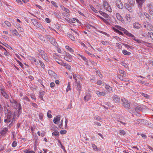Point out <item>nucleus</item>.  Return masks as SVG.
<instances>
[{"label":"nucleus","instance_id":"obj_1","mask_svg":"<svg viewBox=\"0 0 153 153\" xmlns=\"http://www.w3.org/2000/svg\"><path fill=\"white\" fill-rule=\"evenodd\" d=\"M7 118L9 120H13L16 117V115L15 113H13L10 111L7 110Z\"/></svg>","mask_w":153,"mask_h":153},{"label":"nucleus","instance_id":"obj_2","mask_svg":"<svg viewBox=\"0 0 153 153\" xmlns=\"http://www.w3.org/2000/svg\"><path fill=\"white\" fill-rule=\"evenodd\" d=\"M136 2L137 4V6L139 8L141 9L144 3L146 0H136Z\"/></svg>","mask_w":153,"mask_h":153},{"label":"nucleus","instance_id":"obj_3","mask_svg":"<svg viewBox=\"0 0 153 153\" xmlns=\"http://www.w3.org/2000/svg\"><path fill=\"white\" fill-rule=\"evenodd\" d=\"M39 53L46 61H48L47 56L44 51L41 50L39 52Z\"/></svg>","mask_w":153,"mask_h":153},{"label":"nucleus","instance_id":"obj_4","mask_svg":"<svg viewBox=\"0 0 153 153\" xmlns=\"http://www.w3.org/2000/svg\"><path fill=\"white\" fill-rule=\"evenodd\" d=\"M121 100L123 102V103L122 104L123 105L125 108H129L130 107V104L128 102V101L124 99H122Z\"/></svg>","mask_w":153,"mask_h":153},{"label":"nucleus","instance_id":"obj_5","mask_svg":"<svg viewBox=\"0 0 153 153\" xmlns=\"http://www.w3.org/2000/svg\"><path fill=\"white\" fill-rule=\"evenodd\" d=\"M117 6L120 9H122L123 7V5L120 0H116L115 1Z\"/></svg>","mask_w":153,"mask_h":153},{"label":"nucleus","instance_id":"obj_6","mask_svg":"<svg viewBox=\"0 0 153 153\" xmlns=\"http://www.w3.org/2000/svg\"><path fill=\"white\" fill-rule=\"evenodd\" d=\"M76 86V89L78 91V94L79 95L80 93V91L82 89L81 84L80 82H77Z\"/></svg>","mask_w":153,"mask_h":153},{"label":"nucleus","instance_id":"obj_7","mask_svg":"<svg viewBox=\"0 0 153 153\" xmlns=\"http://www.w3.org/2000/svg\"><path fill=\"white\" fill-rule=\"evenodd\" d=\"M113 100L115 103H118L120 101V99L119 97L115 95H114L112 97Z\"/></svg>","mask_w":153,"mask_h":153},{"label":"nucleus","instance_id":"obj_8","mask_svg":"<svg viewBox=\"0 0 153 153\" xmlns=\"http://www.w3.org/2000/svg\"><path fill=\"white\" fill-rule=\"evenodd\" d=\"M125 7L126 9L129 11L130 12H132L133 11L131 9V7L127 3L125 4Z\"/></svg>","mask_w":153,"mask_h":153},{"label":"nucleus","instance_id":"obj_9","mask_svg":"<svg viewBox=\"0 0 153 153\" xmlns=\"http://www.w3.org/2000/svg\"><path fill=\"white\" fill-rule=\"evenodd\" d=\"M96 94L98 97L104 96L105 95V93L103 92H100L99 91H97L96 92Z\"/></svg>","mask_w":153,"mask_h":153},{"label":"nucleus","instance_id":"obj_10","mask_svg":"<svg viewBox=\"0 0 153 153\" xmlns=\"http://www.w3.org/2000/svg\"><path fill=\"white\" fill-rule=\"evenodd\" d=\"M60 120V115H59L55 117L53 119V122L55 124H57V122L59 121Z\"/></svg>","mask_w":153,"mask_h":153},{"label":"nucleus","instance_id":"obj_11","mask_svg":"<svg viewBox=\"0 0 153 153\" xmlns=\"http://www.w3.org/2000/svg\"><path fill=\"white\" fill-rule=\"evenodd\" d=\"M1 93L3 96L6 99L8 98V96L3 90L1 89Z\"/></svg>","mask_w":153,"mask_h":153},{"label":"nucleus","instance_id":"obj_12","mask_svg":"<svg viewBox=\"0 0 153 153\" xmlns=\"http://www.w3.org/2000/svg\"><path fill=\"white\" fill-rule=\"evenodd\" d=\"M143 24L144 25V27L145 28H147L148 29V27L150 25V24L147 21H145L143 22Z\"/></svg>","mask_w":153,"mask_h":153},{"label":"nucleus","instance_id":"obj_13","mask_svg":"<svg viewBox=\"0 0 153 153\" xmlns=\"http://www.w3.org/2000/svg\"><path fill=\"white\" fill-rule=\"evenodd\" d=\"M91 98V96L90 94L88 93L84 97V99L86 101H88Z\"/></svg>","mask_w":153,"mask_h":153},{"label":"nucleus","instance_id":"obj_14","mask_svg":"<svg viewBox=\"0 0 153 153\" xmlns=\"http://www.w3.org/2000/svg\"><path fill=\"white\" fill-rule=\"evenodd\" d=\"M123 53L125 55L129 56L130 55L131 53L127 51L126 50H123L122 51Z\"/></svg>","mask_w":153,"mask_h":153},{"label":"nucleus","instance_id":"obj_15","mask_svg":"<svg viewBox=\"0 0 153 153\" xmlns=\"http://www.w3.org/2000/svg\"><path fill=\"white\" fill-rule=\"evenodd\" d=\"M62 65L65 67L67 69H68L69 70H70L71 69V66L68 64H66L65 63H62Z\"/></svg>","mask_w":153,"mask_h":153},{"label":"nucleus","instance_id":"obj_16","mask_svg":"<svg viewBox=\"0 0 153 153\" xmlns=\"http://www.w3.org/2000/svg\"><path fill=\"white\" fill-rule=\"evenodd\" d=\"M149 12L151 15H153V7L152 6L149 7Z\"/></svg>","mask_w":153,"mask_h":153},{"label":"nucleus","instance_id":"obj_17","mask_svg":"<svg viewBox=\"0 0 153 153\" xmlns=\"http://www.w3.org/2000/svg\"><path fill=\"white\" fill-rule=\"evenodd\" d=\"M134 26L135 28L139 29L140 27V25L137 22H135L134 24Z\"/></svg>","mask_w":153,"mask_h":153},{"label":"nucleus","instance_id":"obj_18","mask_svg":"<svg viewBox=\"0 0 153 153\" xmlns=\"http://www.w3.org/2000/svg\"><path fill=\"white\" fill-rule=\"evenodd\" d=\"M142 108L139 106H137L135 107V110L137 112L142 110Z\"/></svg>","mask_w":153,"mask_h":153},{"label":"nucleus","instance_id":"obj_19","mask_svg":"<svg viewBox=\"0 0 153 153\" xmlns=\"http://www.w3.org/2000/svg\"><path fill=\"white\" fill-rule=\"evenodd\" d=\"M124 33L127 35L128 36L131 37V36H132V34L131 33H129L128 31L126 29L124 31Z\"/></svg>","mask_w":153,"mask_h":153},{"label":"nucleus","instance_id":"obj_20","mask_svg":"<svg viewBox=\"0 0 153 153\" xmlns=\"http://www.w3.org/2000/svg\"><path fill=\"white\" fill-rule=\"evenodd\" d=\"M105 88L109 92H110V91H112V88L108 85H106Z\"/></svg>","mask_w":153,"mask_h":153},{"label":"nucleus","instance_id":"obj_21","mask_svg":"<svg viewBox=\"0 0 153 153\" xmlns=\"http://www.w3.org/2000/svg\"><path fill=\"white\" fill-rule=\"evenodd\" d=\"M68 36L70 39L73 41L75 40V38L74 36L71 34H68Z\"/></svg>","mask_w":153,"mask_h":153},{"label":"nucleus","instance_id":"obj_22","mask_svg":"<svg viewBox=\"0 0 153 153\" xmlns=\"http://www.w3.org/2000/svg\"><path fill=\"white\" fill-rule=\"evenodd\" d=\"M52 135H54L55 136H57L59 135V133L58 131H55L52 133Z\"/></svg>","mask_w":153,"mask_h":153},{"label":"nucleus","instance_id":"obj_23","mask_svg":"<svg viewBox=\"0 0 153 153\" xmlns=\"http://www.w3.org/2000/svg\"><path fill=\"white\" fill-rule=\"evenodd\" d=\"M129 2L131 5L133 6L135 4V0H129Z\"/></svg>","mask_w":153,"mask_h":153},{"label":"nucleus","instance_id":"obj_24","mask_svg":"<svg viewBox=\"0 0 153 153\" xmlns=\"http://www.w3.org/2000/svg\"><path fill=\"white\" fill-rule=\"evenodd\" d=\"M51 113V111H48L47 113L48 117L50 118H51L52 117V115L50 114Z\"/></svg>","mask_w":153,"mask_h":153},{"label":"nucleus","instance_id":"obj_25","mask_svg":"<svg viewBox=\"0 0 153 153\" xmlns=\"http://www.w3.org/2000/svg\"><path fill=\"white\" fill-rule=\"evenodd\" d=\"M39 93L40 95L39 97L40 98L41 100H42L43 99L42 95L44 94V92L43 91H42V92H40Z\"/></svg>","mask_w":153,"mask_h":153},{"label":"nucleus","instance_id":"obj_26","mask_svg":"<svg viewBox=\"0 0 153 153\" xmlns=\"http://www.w3.org/2000/svg\"><path fill=\"white\" fill-rule=\"evenodd\" d=\"M131 37H132V39L133 40H134L135 41H137V42L138 43H139V42L140 43H141L140 41V40L139 39H135V36L134 35H132V36H131Z\"/></svg>","mask_w":153,"mask_h":153},{"label":"nucleus","instance_id":"obj_27","mask_svg":"<svg viewBox=\"0 0 153 153\" xmlns=\"http://www.w3.org/2000/svg\"><path fill=\"white\" fill-rule=\"evenodd\" d=\"M137 121L139 122V123L144 122V123L146 122V120H141L140 119H138L137 120Z\"/></svg>","mask_w":153,"mask_h":153},{"label":"nucleus","instance_id":"obj_28","mask_svg":"<svg viewBox=\"0 0 153 153\" xmlns=\"http://www.w3.org/2000/svg\"><path fill=\"white\" fill-rule=\"evenodd\" d=\"M39 62L40 64V65L41 66V67L43 68H44L45 67V65L44 64V63H43L42 61H40V60H39Z\"/></svg>","mask_w":153,"mask_h":153},{"label":"nucleus","instance_id":"obj_29","mask_svg":"<svg viewBox=\"0 0 153 153\" xmlns=\"http://www.w3.org/2000/svg\"><path fill=\"white\" fill-rule=\"evenodd\" d=\"M62 8L63 10L65 11L68 13H69V10L68 9L66 8L63 6L62 7Z\"/></svg>","mask_w":153,"mask_h":153},{"label":"nucleus","instance_id":"obj_30","mask_svg":"<svg viewBox=\"0 0 153 153\" xmlns=\"http://www.w3.org/2000/svg\"><path fill=\"white\" fill-rule=\"evenodd\" d=\"M48 73L50 75H53V74H55V73L51 70H49L48 71Z\"/></svg>","mask_w":153,"mask_h":153},{"label":"nucleus","instance_id":"obj_31","mask_svg":"<svg viewBox=\"0 0 153 153\" xmlns=\"http://www.w3.org/2000/svg\"><path fill=\"white\" fill-rule=\"evenodd\" d=\"M105 9L110 12H111L112 11V10L110 6L108 7Z\"/></svg>","mask_w":153,"mask_h":153},{"label":"nucleus","instance_id":"obj_32","mask_svg":"<svg viewBox=\"0 0 153 153\" xmlns=\"http://www.w3.org/2000/svg\"><path fill=\"white\" fill-rule=\"evenodd\" d=\"M116 16L117 18V19L119 20L121 19V18L120 14L117 13L116 14Z\"/></svg>","mask_w":153,"mask_h":153},{"label":"nucleus","instance_id":"obj_33","mask_svg":"<svg viewBox=\"0 0 153 153\" xmlns=\"http://www.w3.org/2000/svg\"><path fill=\"white\" fill-rule=\"evenodd\" d=\"M120 132L121 135H125L126 134V132L123 130H120Z\"/></svg>","mask_w":153,"mask_h":153},{"label":"nucleus","instance_id":"obj_34","mask_svg":"<svg viewBox=\"0 0 153 153\" xmlns=\"http://www.w3.org/2000/svg\"><path fill=\"white\" fill-rule=\"evenodd\" d=\"M123 45L124 46H125V47H126L128 49H129V48H131V49L132 48H133L132 47V46H129V45L127 44H123Z\"/></svg>","mask_w":153,"mask_h":153},{"label":"nucleus","instance_id":"obj_35","mask_svg":"<svg viewBox=\"0 0 153 153\" xmlns=\"http://www.w3.org/2000/svg\"><path fill=\"white\" fill-rule=\"evenodd\" d=\"M90 7H91V9L93 10L94 12L95 13H97V10L94 8V7H93L92 6H91L90 5Z\"/></svg>","mask_w":153,"mask_h":153},{"label":"nucleus","instance_id":"obj_36","mask_svg":"<svg viewBox=\"0 0 153 153\" xmlns=\"http://www.w3.org/2000/svg\"><path fill=\"white\" fill-rule=\"evenodd\" d=\"M148 36H149L151 39L153 40V33H148Z\"/></svg>","mask_w":153,"mask_h":153},{"label":"nucleus","instance_id":"obj_37","mask_svg":"<svg viewBox=\"0 0 153 153\" xmlns=\"http://www.w3.org/2000/svg\"><path fill=\"white\" fill-rule=\"evenodd\" d=\"M4 23L7 26L10 27L11 26V24L8 21H6L4 22Z\"/></svg>","mask_w":153,"mask_h":153},{"label":"nucleus","instance_id":"obj_38","mask_svg":"<svg viewBox=\"0 0 153 153\" xmlns=\"http://www.w3.org/2000/svg\"><path fill=\"white\" fill-rule=\"evenodd\" d=\"M24 152H25V153H32V152L34 153L35 152H34L33 151H30L29 150H25Z\"/></svg>","mask_w":153,"mask_h":153},{"label":"nucleus","instance_id":"obj_39","mask_svg":"<svg viewBox=\"0 0 153 153\" xmlns=\"http://www.w3.org/2000/svg\"><path fill=\"white\" fill-rule=\"evenodd\" d=\"M12 33L15 34L16 35H18L19 34L18 32L16 30H13L12 31Z\"/></svg>","mask_w":153,"mask_h":153},{"label":"nucleus","instance_id":"obj_40","mask_svg":"<svg viewBox=\"0 0 153 153\" xmlns=\"http://www.w3.org/2000/svg\"><path fill=\"white\" fill-rule=\"evenodd\" d=\"M66 132L67 131L65 130H61L60 131V133L61 134H64L66 133Z\"/></svg>","mask_w":153,"mask_h":153},{"label":"nucleus","instance_id":"obj_41","mask_svg":"<svg viewBox=\"0 0 153 153\" xmlns=\"http://www.w3.org/2000/svg\"><path fill=\"white\" fill-rule=\"evenodd\" d=\"M92 147L93 149L95 150H98V149L97 146L94 144H92Z\"/></svg>","mask_w":153,"mask_h":153},{"label":"nucleus","instance_id":"obj_42","mask_svg":"<svg viewBox=\"0 0 153 153\" xmlns=\"http://www.w3.org/2000/svg\"><path fill=\"white\" fill-rule=\"evenodd\" d=\"M142 94L143 96L145 97L149 98V96L148 95L146 94L142 93Z\"/></svg>","mask_w":153,"mask_h":153},{"label":"nucleus","instance_id":"obj_43","mask_svg":"<svg viewBox=\"0 0 153 153\" xmlns=\"http://www.w3.org/2000/svg\"><path fill=\"white\" fill-rule=\"evenodd\" d=\"M83 59V60L85 61V62H87V59H86V58L84 56L80 55V56Z\"/></svg>","mask_w":153,"mask_h":153},{"label":"nucleus","instance_id":"obj_44","mask_svg":"<svg viewBox=\"0 0 153 153\" xmlns=\"http://www.w3.org/2000/svg\"><path fill=\"white\" fill-rule=\"evenodd\" d=\"M17 145V143L16 141H14L12 143V146L13 147H15Z\"/></svg>","mask_w":153,"mask_h":153},{"label":"nucleus","instance_id":"obj_45","mask_svg":"<svg viewBox=\"0 0 153 153\" xmlns=\"http://www.w3.org/2000/svg\"><path fill=\"white\" fill-rule=\"evenodd\" d=\"M123 76L120 74H119L118 75V77L119 79L121 80H123Z\"/></svg>","mask_w":153,"mask_h":153},{"label":"nucleus","instance_id":"obj_46","mask_svg":"<svg viewBox=\"0 0 153 153\" xmlns=\"http://www.w3.org/2000/svg\"><path fill=\"white\" fill-rule=\"evenodd\" d=\"M121 65L126 68L128 66L127 64L124 62H122Z\"/></svg>","mask_w":153,"mask_h":153},{"label":"nucleus","instance_id":"obj_47","mask_svg":"<svg viewBox=\"0 0 153 153\" xmlns=\"http://www.w3.org/2000/svg\"><path fill=\"white\" fill-rule=\"evenodd\" d=\"M68 89L69 90H71V88L69 82H68V87H67V88L66 89L67 91H68Z\"/></svg>","mask_w":153,"mask_h":153},{"label":"nucleus","instance_id":"obj_48","mask_svg":"<svg viewBox=\"0 0 153 153\" xmlns=\"http://www.w3.org/2000/svg\"><path fill=\"white\" fill-rule=\"evenodd\" d=\"M64 59L69 62H70L71 61V59L70 58L68 59L67 57H65Z\"/></svg>","mask_w":153,"mask_h":153},{"label":"nucleus","instance_id":"obj_49","mask_svg":"<svg viewBox=\"0 0 153 153\" xmlns=\"http://www.w3.org/2000/svg\"><path fill=\"white\" fill-rule=\"evenodd\" d=\"M95 119L97 120H100L101 119V118L99 116L95 117Z\"/></svg>","mask_w":153,"mask_h":153},{"label":"nucleus","instance_id":"obj_50","mask_svg":"<svg viewBox=\"0 0 153 153\" xmlns=\"http://www.w3.org/2000/svg\"><path fill=\"white\" fill-rule=\"evenodd\" d=\"M97 84L101 85L102 84V82L101 80H99L97 82Z\"/></svg>","mask_w":153,"mask_h":153},{"label":"nucleus","instance_id":"obj_51","mask_svg":"<svg viewBox=\"0 0 153 153\" xmlns=\"http://www.w3.org/2000/svg\"><path fill=\"white\" fill-rule=\"evenodd\" d=\"M102 20L105 23H106L107 24H109V23L105 19H104L103 18H101Z\"/></svg>","mask_w":153,"mask_h":153},{"label":"nucleus","instance_id":"obj_52","mask_svg":"<svg viewBox=\"0 0 153 153\" xmlns=\"http://www.w3.org/2000/svg\"><path fill=\"white\" fill-rule=\"evenodd\" d=\"M45 21L48 23H49L51 22L50 20L48 18H46L45 19Z\"/></svg>","mask_w":153,"mask_h":153},{"label":"nucleus","instance_id":"obj_53","mask_svg":"<svg viewBox=\"0 0 153 153\" xmlns=\"http://www.w3.org/2000/svg\"><path fill=\"white\" fill-rule=\"evenodd\" d=\"M116 45L118 47V48H121V47H122L121 45L119 43H117L116 44Z\"/></svg>","mask_w":153,"mask_h":153},{"label":"nucleus","instance_id":"obj_54","mask_svg":"<svg viewBox=\"0 0 153 153\" xmlns=\"http://www.w3.org/2000/svg\"><path fill=\"white\" fill-rule=\"evenodd\" d=\"M55 84L54 82H52L50 83V86L51 88H53L54 87Z\"/></svg>","mask_w":153,"mask_h":153},{"label":"nucleus","instance_id":"obj_55","mask_svg":"<svg viewBox=\"0 0 153 153\" xmlns=\"http://www.w3.org/2000/svg\"><path fill=\"white\" fill-rule=\"evenodd\" d=\"M103 16L107 18H108L109 16L108 15L105 13H103Z\"/></svg>","mask_w":153,"mask_h":153},{"label":"nucleus","instance_id":"obj_56","mask_svg":"<svg viewBox=\"0 0 153 153\" xmlns=\"http://www.w3.org/2000/svg\"><path fill=\"white\" fill-rule=\"evenodd\" d=\"M125 72V71L123 70H119V72L121 74H123Z\"/></svg>","mask_w":153,"mask_h":153},{"label":"nucleus","instance_id":"obj_57","mask_svg":"<svg viewBox=\"0 0 153 153\" xmlns=\"http://www.w3.org/2000/svg\"><path fill=\"white\" fill-rule=\"evenodd\" d=\"M113 29L117 33L119 31V30L117 29H116L114 27H113Z\"/></svg>","mask_w":153,"mask_h":153},{"label":"nucleus","instance_id":"obj_58","mask_svg":"<svg viewBox=\"0 0 153 153\" xmlns=\"http://www.w3.org/2000/svg\"><path fill=\"white\" fill-rule=\"evenodd\" d=\"M51 3L53 5H54V6H56V7H57L56 6V3L54 1H51Z\"/></svg>","mask_w":153,"mask_h":153},{"label":"nucleus","instance_id":"obj_59","mask_svg":"<svg viewBox=\"0 0 153 153\" xmlns=\"http://www.w3.org/2000/svg\"><path fill=\"white\" fill-rule=\"evenodd\" d=\"M138 82L140 83H142V84H145V81H141V80H139L138 81Z\"/></svg>","mask_w":153,"mask_h":153},{"label":"nucleus","instance_id":"obj_60","mask_svg":"<svg viewBox=\"0 0 153 153\" xmlns=\"http://www.w3.org/2000/svg\"><path fill=\"white\" fill-rule=\"evenodd\" d=\"M46 37H47L48 39L50 40L52 38L50 36H48V35H46Z\"/></svg>","mask_w":153,"mask_h":153},{"label":"nucleus","instance_id":"obj_61","mask_svg":"<svg viewBox=\"0 0 153 153\" xmlns=\"http://www.w3.org/2000/svg\"><path fill=\"white\" fill-rule=\"evenodd\" d=\"M4 122L9 123L10 122V120H9V119H8L7 118V119L4 120Z\"/></svg>","mask_w":153,"mask_h":153},{"label":"nucleus","instance_id":"obj_62","mask_svg":"<svg viewBox=\"0 0 153 153\" xmlns=\"http://www.w3.org/2000/svg\"><path fill=\"white\" fill-rule=\"evenodd\" d=\"M18 63H19V65L21 67H23V65L20 62L18 61Z\"/></svg>","mask_w":153,"mask_h":153},{"label":"nucleus","instance_id":"obj_63","mask_svg":"<svg viewBox=\"0 0 153 153\" xmlns=\"http://www.w3.org/2000/svg\"><path fill=\"white\" fill-rule=\"evenodd\" d=\"M4 45L8 48H10L12 49V48L10 47V45L7 44L6 43H5V45Z\"/></svg>","mask_w":153,"mask_h":153},{"label":"nucleus","instance_id":"obj_64","mask_svg":"<svg viewBox=\"0 0 153 153\" xmlns=\"http://www.w3.org/2000/svg\"><path fill=\"white\" fill-rule=\"evenodd\" d=\"M54 14L58 18H59L60 17V16L57 13H54Z\"/></svg>","mask_w":153,"mask_h":153}]
</instances>
